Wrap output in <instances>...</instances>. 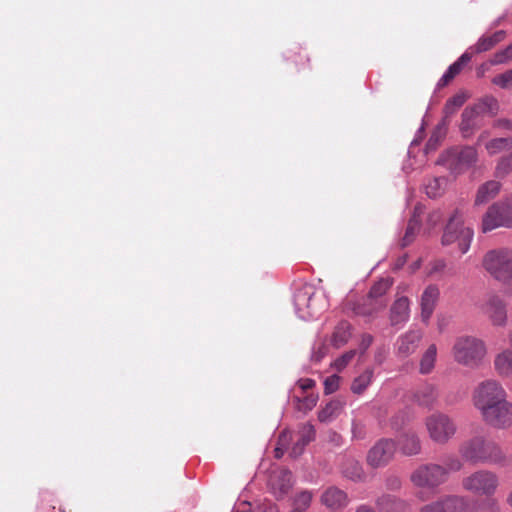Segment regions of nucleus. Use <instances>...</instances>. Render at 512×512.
Returning a JSON list of instances; mask_svg holds the SVG:
<instances>
[{"instance_id": "15", "label": "nucleus", "mask_w": 512, "mask_h": 512, "mask_svg": "<svg viewBox=\"0 0 512 512\" xmlns=\"http://www.w3.org/2000/svg\"><path fill=\"white\" fill-rule=\"evenodd\" d=\"M482 311L495 326H504L507 322L506 305L498 295H488L482 305Z\"/></svg>"}, {"instance_id": "9", "label": "nucleus", "mask_w": 512, "mask_h": 512, "mask_svg": "<svg viewBox=\"0 0 512 512\" xmlns=\"http://www.w3.org/2000/svg\"><path fill=\"white\" fill-rule=\"evenodd\" d=\"M498 484V476L486 469L476 470L465 476L461 481L462 488L465 491L474 495L488 497L496 492Z\"/></svg>"}, {"instance_id": "8", "label": "nucleus", "mask_w": 512, "mask_h": 512, "mask_svg": "<svg viewBox=\"0 0 512 512\" xmlns=\"http://www.w3.org/2000/svg\"><path fill=\"white\" fill-rule=\"evenodd\" d=\"M425 427L429 438L441 445L448 443L457 432L455 421L449 415L439 411L426 417Z\"/></svg>"}, {"instance_id": "54", "label": "nucleus", "mask_w": 512, "mask_h": 512, "mask_svg": "<svg viewBox=\"0 0 512 512\" xmlns=\"http://www.w3.org/2000/svg\"><path fill=\"white\" fill-rule=\"evenodd\" d=\"M318 397L316 395H309L303 399V405L306 409L311 410L317 404Z\"/></svg>"}, {"instance_id": "28", "label": "nucleus", "mask_w": 512, "mask_h": 512, "mask_svg": "<svg viewBox=\"0 0 512 512\" xmlns=\"http://www.w3.org/2000/svg\"><path fill=\"white\" fill-rule=\"evenodd\" d=\"M500 188V183L494 180L482 184L477 190L475 205L479 206L487 203L499 193Z\"/></svg>"}, {"instance_id": "47", "label": "nucleus", "mask_w": 512, "mask_h": 512, "mask_svg": "<svg viewBox=\"0 0 512 512\" xmlns=\"http://www.w3.org/2000/svg\"><path fill=\"white\" fill-rule=\"evenodd\" d=\"M290 440V433L288 431H283L280 435H279V439H278V445L277 447L275 448V457L276 458H281L282 455L284 454V451L286 450V447H287V444Z\"/></svg>"}, {"instance_id": "23", "label": "nucleus", "mask_w": 512, "mask_h": 512, "mask_svg": "<svg viewBox=\"0 0 512 512\" xmlns=\"http://www.w3.org/2000/svg\"><path fill=\"white\" fill-rule=\"evenodd\" d=\"M379 512H404L406 502L390 494H382L375 500Z\"/></svg>"}, {"instance_id": "36", "label": "nucleus", "mask_w": 512, "mask_h": 512, "mask_svg": "<svg viewBox=\"0 0 512 512\" xmlns=\"http://www.w3.org/2000/svg\"><path fill=\"white\" fill-rule=\"evenodd\" d=\"M437 356V348L435 345H430L428 349L423 354L420 361V373L421 374H429L435 365Z\"/></svg>"}, {"instance_id": "42", "label": "nucleus", "mask_w": 512, "mask_h": 512, "mask_svg": "<svg viewBox=\"0 0 512 512\" xmlns=\"http://www.w3.org/2000/svg\"><path fill=\"white\" fill-rule=\"evenodd\" d=\"M492 83L502 89L512 88V69L493 77Z\"/></svg>"}, {"instance_id": "41", "label": "nucleus", "mask_w": 512, "mask_h": 512, "mask_svg": "<svg viewBox=\"0 0 512 512\" xmlns=\"http://www.w3.org/2000/svg\"><path fill=\"white\" fill-rule=\"evenodd\" d=\"M501 206V215L504 222H509L511 225H504L506 228H512V197H507L497 202Z\"/></svg>"}, {"instance_id": "53", "label": "nucleus", "mask_w": 512, "mask_h": 512, "mask_svg": "<svg viewBox=\"0 0 512 512\" xmlns=\"http://www.w3.org/2000/svg\"><path fill=\"white\" fill-rule=\"evenodd\" d=\"M373 342V336L370 334H363L360 341V349L365 352Z\"/></svg>"}, {"instance_id": "38", "label": "nucleus", "mask_w": 512, "mask_h": 512, "mask_svg": "<svg viewBox=\"0 0 512 512\" xmlns=\"http://www.w3.org/2000/svg\"><path fill=\"white\" fill-rule=\"evenodd\" d=\"M445 134H446L445 124L444 123L439 124L435 128L433 133L431 134L428 142L426 143L425 152L429 153L431 151L436 150L439 143L441 142V140L445 137Z\"/></svg>"}, {"instance_id": "20", "label": "nucleus", "mask_w": 512, "mask_h": 512, "mask_svg": "<svg viewBox=\"0 0 512 512\" xmlns=\"http://www.w3.org/2000/svg\"><path fill=\"white\" fill-rule=\"evenodd\" d=\"M501 206L497 204V202L493 203L482 218V231L484 233L492 231L499 227H504V225H511V223H507L503 221L501 215Z\"/></svg>"}, {"instance_id": "61", "label": "nucleus", "mask_w": 512, "mask_h": 512, "mask_svg": "<svg viewBox=\"0 0 512 512\" xmlns=\"http://www.w3.org/2000/svg\"><path fill=\"white\" fill-rule=\"evenodd\" d=\"M503 125L507 127L508 129H512V122L509 120L502 121Z\"/></svg>"}, {"instance_id": "10", "label": "nucleus", "mask_w": 512, "mask_h": 512, "mask_svg": "<svg viewBox=\"0 0 512 512\" xmlns=\"http://www.w3.org/2000/svg\"><path fill=\"white\" fill-rule=\"evenodd\" d=\"M393 284V280L390 277L382 278L377 281L370 289L363 304L358 305L354 310L355 313L362 316H373L375 313L383 310L387 301L384 298L386 292L390 289Z\"/></svg>"}, {"instance_id": "60", "label": "nucleus", "mask_w": 512, "mask_h": 512, "mask_svg": "<svg viewBox=\"0 0 512 512\" xmlns=\"http://www.w3.org/2000/svg\"><path fill=\"white\" fill-rule=\"evenodd\" d=\"M355 512H375V510L366 504H362L357 507Z\"/></svg>"}, {"instance_id": "32", "label": "nucleus", "mask_w": 512, "mask_h": 512, "mask_svg": "<svg viewBox=\"0 0 512 512\" xmlns=\"http://www.w3.org/2000/svg\"><path fill=\"white\" fill-rule=\"evenodd\" d=\"M343 475L352 481H362L364 479V471L361 464L354 459H347L342 466Z\"/></svg>"}, {"instance_id": "5", "label": "nucleus", "mask_w": 512, "mask_h": 512, "mask_svg": "<svg viewBox=\"0 0 512 512\" xmlns=\"http://www.w3.org/2000/svg\"><path fill=\"white\" fill-rule=\"evenodd\" d=\"M477 149L473 146H456L443 152L436 164L445 167L452 175L458 176L476 164Z\"/></svg>"}, {"instance_id": "49", "label": "nucleus", "mask_w": 512, "mask_h": 512, "mask_svg": "<svg viewBox=\"0 0 512 512\" xmlns=\"http://www.w3.org/2000/svg\"><path fill=\"white\" fill-rule=\"evenodd\" d=\"M493 46V42L490 40L489 36H482L478 39L474 47L470 49L474 48L476 53H482L490 50Z\"/></svg>"}, {"instance_id": "59", "label": "nucleus", "mask_w": 512, "mask_h": 512, "mask_svg": "<svg viewBox=\"0 0 512 512\" xmlns=\"http://www.w3.org/2000/svg\"><path fill=\"white\" fill-rule=\"evenodd\" d=\"M424 132V127L423 125L419 128V130L417 131V134H416V137L412 140L411 142V146H415V145H418L422 139V134Z\"/></svg>"}, {"instance_id": "24", "label": "nucleus", "mask_w": 512, "mask_h": 512, "mask_svg": "<svg viewBox=\"0 0 512 512\" xmlns=\"http://www.w3.org/2000/svg\"><path fill=\"white\" fill-rule=\"evenodd\" d=\"M438 395L437 387L426 383L415 392L414 399L420 406L431 408L436 404Z\"/></svg>"}, {"instance_id": "51", "label": "nucleus", "mask_w": 512, "mask_h": 512, "mask_svg": "<svg viewBox=\"0 0 512 512\" xmlns=\"http://www.w3.org/2000/svg\"><path fill=\"white\" fill-rule=\"evenodd\" d=\"M402 482L401 479L396 475H389L385 479V487L390 491H397L401 488Z\"/></svg>"}, {"instance_id": "12", "label": "nucleus", "mask_w": 512, "mask_h": 512, "mask_svg": "<svg viewBox=\"0 0 512 512\" xmlns=\"http://www.w3.org/2000/svg\"><path fill=\"white\" fill-rule=\"evenodd\" d=\"M396 442L383 438L377 441L367 453V463L373 468L386 466L394 457Z\"/></svg>"}, {"instance_id": "22", "label": "nucleus", "mask_w": 512, "mask_h": 512, "mask_svg": "<svg viewBox=\"0 0 512 512\" xmlns=\"http://www.w3.org/2000/svg\"><path fill=\"white\" fill-rule=\"evenodd\" d=\"M407 456L417 455L421 451V441L415 432H405L401 434L396 442V447Z\"/></svg>"}, {"instance_id": "45", "label": "nucleus", "mask_w": 512, "mask_h": 512, "mask_svg": "<svg viewBox=\"0 0 512 512\" xmlns=\"http://www.w3.org/2000/svg\"><path fill=\"white\" fill-rule=\"evenodd\" d=\"M512 171V153L508 156L502 157L497 166H496V174L498 176H505Z\"/></svg>"}, {"instance_id": "48", "label": "nucleus", "mask_w": 512, "mask_h": 512, "mask_svg": "<svg viewBox=\"0 0 512 512\" xmlns=\"http://www.w3.org/2000/svg\"><path fill=\"white\" fill-rule=\"evenodd\" d=\"M340 377L336 374L327 377L324 380V392L325 394L334 393L339 388Z\"/></svg>"}, {"instance_id": "46", "label": "nucleus", "mask_w": 512, "mask_h": 512, "mask_svg": "<svg viewBox=\"0 0 512 512\" xmlns=\"http://www.w3.org/2000/svg\"><path fill=\"white\" fill-rule=\"evenodd\" d=\"M444 465L443 468L446 469L447 471V475L449 474V472H457V471H460L463 467V460L462 458H458L457 456H448L447 458H445L444 460Z\"/></svg>"}, {"instance_id": "35", "label": "nucleus", "mask_w": 512, "mask_h": 512, "mask_svg": "<svg viewBox=\"0 0 512 512\" xmlns=\"http://www.w3.org/2000/svg\"><path fill=\"white\" fill-rule=\"evenodd\" d=\"M446 183L445 177L431 178L425 183V193L430 198H437L444 193Z\"/></svg>"}, {"instance_id": "11", "label": "nucleus", "mask_w": 512, "mask_h": 512, "mask_svg": "<svg viewBox=\"0 0 512 512\" xmlns=\"http://www.w3.org/2000/svg\"><path fill=\"white\" fill-rule=\"evenodd\" d=\"M410 479L418 487L435 488L446 481L447 471L438 464L422 465L411 474Z\"/></svg>"}, {"instance_id": "31", "label": "nucleus", "mask_w": 512, "mask_h": 512, "mask_svg": "<svg viewBox=\"0 0 512 512\" xmlns=\"http://www.w3.org/2000/svg\"><path fill=\"white\" fill-rule=\"evenodd\" d=\"M342 409L341 401L331 400L319 411L318 419L320 422H331L341 413Z\"/></svg>"}, {"instance_id": "13", "label": "nucleus", "mask_w": 512, "mask_h": 512, "mask_svg": "<svg viewBox=\"0 0 512 512\" xmlns=\"http://www.w3.org/2000/svg\"><path fill=\"white\" fill-rule=\"evenodd\" d=\"M294 484L292 473L287 469H272L268 477V488L276 499L288 495Z\"/></svg>"}, {"instance_id": "39", "label": "nucleus", "mask_w": 512, "mask_h": 512, "mask_svg": "<svg viewBox=\"0 0 512 512\" xmlns=\"http://www.w3.org/2000/svg\"><path fill=\"white\" fill-rule=\"evenodd\" d=\"M313 494L311 491L305 490L299 492L294 498V510L305 511L311 505Z\"/></svg>"}, {"instance_id": "16", "label": "nucleus", "mask_w": 512, "mask_h": 512, "mask_svg": "<svg viewBox=\"0 0 512 512\" xmlns=\"http://www.w3.org/2000/svg\"><path fill=\"white\" fill-rule=\"evenodd\" d=\"M321 503L330 511L336 512L344 509L349 499L343 490L337 487H329L321 495Z\"/></svg>"}, {"instance_id": "18", "label": "nucleus", "mask_w": 512, "mask_h": 512, "mask_svg": "<svg viewBox=\"0 0 512 512\" xmlns=\"http://www.w3.org/2000/svg\"><path fill=\"white\" fill-rule=\"evenodd\" d=\"M483 116L474 106L466 107L461 115L460 131L464 138L470 137L480 125Z\"/></svg>"}, {"instance_id": "17", "label": "nucleus", "mask_w": 512, "mask_h": 512, "mask_svg": "<svg viewBox=\"0 0 512 512\" xmlns=\"http://www.w3.org/2000/svg\"><path fill=\"white\" fill-rule=\"evenodd\" d=\"M439 298V289L435 285H429L425 288L421 296V318L424 322H428L435 309Z\"/></svg>"}, {"instance_id": "52", "label": "nucleus", "mask_w": 512, "mask_h": 512, "mask_svg": "<svg viewBox=\"0 0 512 512\" xmlns=\"http://www.w3.org/2000/svg\"><path fill=\"white\" fill-rule=\"evenodd\" d=\"M442 219V213L439 210H434L428 215V224L435 227Z\"/></svg>"}, {"instance_id": "40", "label": "nucleus", "mask_w": 512, "mask_h": 512, "mask_svg": "<svg viewBox=\"0 0 512 512\" xmlns=\"http://www.w3.org/2000/svg\"><path fill=\"white\" fill-rule=\"evenodd\" d=\"M465 101H466L465 94L459 93V94L454 95L453 97L448 99L445 104V107H444L445 114L447 116L454 114L465 103Z\"/></svg>"}, {"instance_id": "29", "label": "nucleus", "mask_w": 512, "mask_h": 512, "mask_svg": "<svg viewBox=\"0 0 512 512\" xmlns=\"http://www.w3.org/2000/svg\"><path fill=\"white\" fill-rule=\"evenodd\" d=\"M422 211H423V208L420 205L415 207L414 213L408 222V226H407L405 235L403 236V238L401 240L400 245L402 248L410 245L414 241L416 234L420 228L419 216L422 213Z\"/></svg>"}, {"instance_id": "34", "label": "nucleus", "mask_w": 512, "mask_h": 512, "mask_svg": "<svg viewBox=\"0 0 512 512\" xmlns=\"http://www.w3.org/2000/svg\"><path fill=\"white\" fill-rule=\"evenodd\" d=\"M489 155H496L512 148V137L494 138L485 144Z\"/></svg>"}, {"instance_id": "1", "label": "nucleus", "mask_w": 512, "mask_h": 512, "mask_svg": "<svg viewBox=\"0 0 512 512\" xmlns=\"http://www.w3.org/2000/svg\"><path fill=\"white\" fill-rule=\"evenodd\" d=\"M472 400L485 424L498 430L512 427V402L499 381L487 379L480 382L473 391Z\"/></svg>"}, {"instance_id": "14", "label": "nucleus", "mask_w": 512, "mask_h": 512, "mask_svg": "<svg viewBox=\"0 0 512 512\" xmlns=\"http://www.w3.org/2000/svg\"><path fill=\"white\" fill-rule=\"evenodd\" d=\"M467 506L465 497L448 495L422 506L419 512H463Z\"/></svg>"}, {"instance_id": "55", "label": "nucleus", "mask_w": 512, "mask_h": 512, "mask_svg": "<svg viewBox=\"0 0 512 512\" xmlns=\"http://www.w3.org/2000/svg\"><path fill=\"white\" fill-rule=\"evenodd\" d=\"M298 385L302 390H309L315 386V381L310 378L300 379Z\"/></svg>"}, {"instance_id": "19", "label": "nucleus", "mask_w": 512, "mask_h": 512, "mask_svg": "<svg viewBox=\"0 0 512 512\" xmlns=\"http://www.w3.org/2000/svg\"><path fill=\"white\" fill-rule=\"evenodd\" d=\"M410 317V301L407 297H398L390 309V321L393 326L404 324Z\"/></svg>"}, {"instance_id": "3", "label": "nucleus", "mask_w": 512, "mask_h": 512, "mask_svg": "<svg viewBox=\"0 0 512 512\" xmlns=\"http://www.w3.org/2000/svg\"><path fill=\"white\" fill-rule=\"evenodd\" d=\"M293 302L297 316L305 321L317 318L327 308L325 295L311 284L298 287Z\"/></svg>"}, {"instance_id": "26", "label": "nucleus", "mask_w": 512, "mask_h": 512, "mask_svg": "<svg viewBox=\"0 0 512 512\" xmlns=\"http://www.w3.org/2000/svg\"><path fill=\"white\" fill-rule=\"evenodd\" d=\"M351 328V324L345 320L338 322L330 337L331 345L334 348H340L347 344L352 335Z\"/></svg>"}, {"instance_id": "58", "label": "nucleus", "mask_w": 512, "mask_h": 512, "mask_svg": "<svg viewBox=\"0 0 512 512\" xmlns=\"http://www.w3.org/2000/svg\"><path fill=\"white\" fill-rule=\"evenodd\" d=\"M489 38L493 42V45H496L505 38V31H497L493 35L489 36Z\"/></svg>"}, {"instance_id": "56", "label": "nucleus", "mask_w": 512, "mask_h": 512, "mask_svg": "<svg viewBox=\"0 0 512 512\" xmlns=\"http://www.w3.org/2000/svg\"><path fill=\"white\" fill-rule=\"evenodd\" d=\"M485 505V511L484 512H499V507L495 500L488 499L484 503Z\"/></svg>"}, {"instance_id": "64", "label": "nucleus", "mask_w": 512, "mask_h": 512, "mask_svg": "<svg viewBox=\"0 0 512 512\" xmlns=\"http://www.w3.org/2000/svg\"><path fill=\"white\" fill-rule=\"evenodd\" d=\"M508 338H509V342H510V344L512 346V331L509 333Z\"/></svg>"}, {"instance_id": "57", "label": "nucleus", "mask_w": 512, "mask_h": 512, "mask_svg": "<svg viewBox=\"0 0 512 512\" xmlns=\"http://www.w3.org/2000/svg\"><path fill=\"white\" fill-rule=\"evenodd\" d=\"M489 38L493 42V45H496L505 38V31H497L493 35L489 36Z\"/></svg>"}, {"instance_id": "27", "label": "nucleus", "mask_w": 512, "mask_h": 512, "mask_svg": "<svg viewBox=\"0 0 512 512\" xmlns=\"http://www.w3.org/2000/svg\"><path fill=\"white\" fill-rule=\"evenodd\" d=\"M472 54L468 51L464 52L453 64H451L448 69L444 72L440 80L438 81V86H445L451 81L457 74H459L462 68L471 60Z\"/></svg>"}, {"instance_id": "7", "label": "nucleus", "mask_w": 512, "mask_h": 512, "mask_svg": "<svg viewBox=\"0 0 512 512\" xmlns=\"http://www.w3.org/2000/svg\"><path fill=\"white\" fill-rule=\"evenodd\" d=\"M487 353L485 343L474 336H460L453 346V356L456 362L467 367L479 366Z\"/></svg>"}, {"instance_id": "62", "label": "nucleus", "mask_w": 512, "mask_h": 512, "mask_svg": "<svg viewBox=\"0 0 512 512\" xmlns=\"http://www.w3.org/2000/svg\"><path fill=\"white\" fill-rule=\"evenodd\" d=\"M405 261H406L405 258L399 259L398 263L396 264V268L402 267L404 265Z\"/></svg>"}, {"instance_id": "37", "label": "nucleus", "mask_w": 512, "mask_h": 512, "mask_svg": "<svg viewBox=\"0 0 512 512\" xmlns=\"http://www.w3.org/2000/svg\"><path fill=\"white\" fill-rule=\"evenodd\" d=\"M474 107L482 114L494 115L498 111V101L493 96H486L482 98Z\"/></svg>"}, {"instance_id": "30", "label": "nucleus", "mask_w": 512, "mask_h": 512, "mask_svg": "<svg viewBox=\"0 0 512 512\" xmlns=\"http://www.w3.org/2000/svg\"><path fill=\"white\" fill-rule=\"evenodd\" d=\"M494 368L499 376L508 377L512 375V350L505 349L496 355Z\"/></svg>"}, {"instance_id": "4", "label": "nucleus", "mask_w": 512, "mask_h": 512, "mask_svg": "<svg viewBox=\"0 0 512 512\" xmlns=\"http://www.w3.org/2000/svg\"><path fill=\"white\" fill-rule=\"evenodd\" d=\"M484 270L512 293V250L498 248L488 251L482 259Z\"/></svg>"}, {"instance_id": "50", "label": "nucleus", "mask_w": 512, "mask_h": 512, "mask_svg": "<svg viewBox=\"0 0 512 512\" xmlns=\"http://www.w3.org/2000/svg\"><path fill=\"white\" fill-rule=\"evenodd\" d=\"M351 432L353 439H363L366 435L365 425L361 422L353 421Z\"/></svg>"}, {"instance_id": "33", "label": "nucleus", "mask_w": 512, "mask_h": 512, "mask_svg": "<svg viewBox=\"0 0 512 512\" xmlns=\"http://www.w3.org/2000/svg\"><path fill=\"white\" fill-rule=\"evenodd\" d=\"M374 377L373 369H366L362 374L357 376L351 384V391L354 394L361 395L372 383Z\"/></svg>"}, {"instance_id": "63", "label": "nucleus", "mask_w": 512, "mask_h": 512, "mask_svg": "<svg viewBox=\"0 0 512 512\" xmlns=\"http://www.w3.org/2000/svg\"><path fill=\"white\" fill-rule=\"evenodd\" d=\"M507 501L512 506V492L509 494Z\"/></svg>"}, {"instance_id": "44", "label": "nucleus", "mask_w": 512, "mask_h": 512, "mask_svg": "<svg viewBox=\"0 0 512 512\" xmlns=\"http://www.w3.org/2000/svg\"><path fill=\"white\" fill-rule=\"evenodd\" d=\"M512 59V44L508 45L505 49L498 51L490 60L492 65H499L506 63Z\"/></svg>"}, {"instance_id": "25", "label": "nucleus", "mask_w": 512, "mask_h": 512, "mask_svg": "<svg viewBox=\"0 0 512 512\" xmlns=\"http://www.w3.org/2000/svg\"><path fill=\"white\" fill-rule=\"evenodd\" d=\"M315 438V429L314 426L310 423H305L299 430V438L297 442L293 445L290 455L294 458L300 456L305 446L310 443Z\"/></svg>"}, {"instance_id": "2", "label": "nucleus", "mask_w": 512, "mask_h": 512, "mask_svg": "<svg viewBox=\"0 0 512 512\" xmlns=\"http://www.w3.org/2000/svg\"><path fill=\"white\" fill-rule=\"evenodd\" d=\"M459 453L463 461L472 465H497L505 460L501 448L495 442L488 441L480 435L465 440L459 447Z\"/></svg>"}, {"instance_id": "21", "label": "nucleus", "mask_w": 512, "mask_h": 512, "mask_svg": "<svg viewBox=\"0 0 512 512\" xmlns=\"http://www.w3.org/2000/svg\"><path fill=\"white\" fill-rule=\"evenodd\" d=\"M421 337L422 333L419 330H410L399 337L397 341L398 354L402 357L412 354L416 350Z\"/></svg>"}, {"instance_id": "6", "label": "nucleus", "mask_w": 512, "mask_h": 512, "mask_svg": "<svg viewBox=\"0 0 512 512\" xmlns=\"http://www.w3.org/2000/svg\"><path fill=\"white\" fill-rule=\"evenodd\" d=\"M463 218V212L456 209L450 216L442 236V244L456 245L460 254L468 252L474 236L473 230L464 226Z\"/></svg>"}, {"instance_id": "43", "label": "nucleus", "mask_w": 512, "mask_h": 512, "mask_svg": "<svg viewBox=\"0 0 512 512\" xmlns=\"http://www.w3.org/2000/svg\"><path fill=\"white\" fill-rule=\"evenodd\" d=\"M355 355H356L355 350H349V351L345 352L340 357L335 359V361L332 364V367L339 372L342 371L352 361V359L355 357Z\"/></svg>"}]
</instances>
